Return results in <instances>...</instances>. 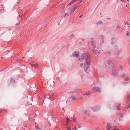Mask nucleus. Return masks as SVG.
Instances as JSON below:
<instances>
[{"instance_id":"17","label":"nucleus","mask_w":130,"mask_h":130,"mask_svg":"<svg viewBox=\"0 0 130 130\" xmlns=\"http://www.w3.org/2000/svg\"><path fill=\"white\" fill-rule=\"evenodd\" d=\"M34 67L35 68H37L38 66V65L37 64H35L34 65Z\"/></svg>"},{"instance_id":"27","label":"nucleus","mask_w":130,"mask_h":130,"mask_svg":"<svg viewBox=\"0 0 130 130\" xmlns=\"http://www.w3.org/2000/svg\"><path fill=\"white\" fill-rule=\"evenodd\" d=\"M114 130H119V129H118L117 128H116V127L114 129Z\"/></svg>"},{"instance_id":"24","label":"nucleus","mask_w":130,"mask_h":130,"mask_svg":"<svg viewBox=\"0 0 130 130\" xmlns=\"http://www.w3.org/2000/svg\"><path fill=\"white\" fill-rule=\"evenodd\" d=\"M128 104L130 103V98H128Z\"/></svg>"},{"instance_id":"12","label":"nucleus","mask_w":130,"mask_h":130,"mask_svg":"<svg viewBox=\"0 0 130 130\" xmlns=\"http://www.w3.org/2000/svg\"><path fill=\"white\" fill-rule=\"evenodd\" d=\"M90 44H91L93 46H94L96 45L95 43V42L93 41L90 42H89Z\"/></svg>"},{"instance_id":"11","label":"nucleus","mask_w":130,"mask_h":130,"mask_svg":"<svg viewBox=\"0 0 130 130\" xmlns=\"http://www.w3.org/2000/svg\"><path fill=\"white\" fill-rule=\"evenodd\" d=\"M100 110L99 108L98 107H95L93 109V110L94 112H96Z\"/></svg>"},{"instance_id":"3","label":"nucleus","mask_w":130,"mask_h":130,"mask_svg":"<svg viewBox=\"0 0 130 130\" xmlns=\"http://www.w3.org/2000/svg\"><path fill=\"white\" fill-rule=\"evenodd\" d=\"M92 90H95V92H98L100 93L101 92L100 88L99 87L96 88V87H94L93 88Z\"/></svg>"},{"instance_id":"1","label":"nucleus","mask_w":130,"mask_h":130,"mask_svg":"<svg viewBox=\"0 0 130 130\" xmlns=\"http://www.w3.org/2000/svg\"><path fill=\"white\" fill-rule=\"evenodd\" d=\"M79 59L80 61H82L84 63V70L86 71L89 68L90 64V60L88 54L84 53L79 57Z\"/></svg>"},{"instance_id":"34","label":"nucleus","mask_w":130,"mask_h":130,"mask_svg":"<svg viewBox=\"0 0 130 130\" xmlns=\"http://www.w3.org/2000/svg\"><path fill=\"white\" fill-rule=\"evenodd\" d=\"M128 61L129 63H130V59L128 60Z\"/></svg>"},{"instance_id":"20","label":"nucleus","mask_w":130,"mask_h":130,"mask_svg":"<svg viewBox=\"0 0 130 130\" xmlns=\"http://www.w3.org/2000/svg\"><path fill=\"white\" fill-rule=\"evenodd\" d=\"M83 63H81L79 65V66L80 67H81L83 66Z\"/></svg>"},{"instance_id":"23","label":"nucleus","mask_w":130,"mask_h":130,"mask_svg":"<svg viewBox=\"0 0 130 130\" xmlns=\"http://www.w3.org/2000/svg\"><path fill=\"white\" fill-rule=\"evenodd\" d=\"M79 6V5H78V4H77L76 5V6L75 7H74L75 8V9H76Z\"/></svg>"},{"instance_id":"38","label":"nucleus","mask_w":130,"mask_h":130,"mask_svg":"<svg viewBox=\"0 0 130 130\" xmlns=\"http://www.w3.org/2000/svg\"><path fill=\"white\" fill-rule=\"evenodd\" d=\"M62 109L64 111H65V110L64 108H62Z\"/></svg>"},{"instance_id":"25","label":"nucleus","mask_w":130,"mask_h":130,"mask_svg":"<svg viewBox=\"0 0 130 130\" xmlns=\"http://www.w3.org/2000/svg\"><path fill=\"white\" fill-rule=\"evenodd\" d=\"M126 35L128 36H129V33L128 32H127V33H126Z\"/></svg>"},{"instance_id":"40","label":"nucleus","mask_w":130,"mask_h":130,"mask_svg":"<svg viewBox=\"0 0 130 130\" xmlns=\"http://www.w3.org/2000/svg\"><path fill=\"white\" fill-rule=\"evenodd\" d=\"M128 107H129V108H130V105H129V106H128Z\"/></svg>"},{"instance_id":"8","label":"nucleus","mask_w":130,"mask_h":130,"mask_svg":"<svg viewBox=\"0 0 130 130\" xmlns=\"http://www.w3.org/2000/svg\"><path fill=\"white\" fill-rule=\"evenodd\" d=\"M70 99L72 101L75 100L76 99V97L75 95H72L71 96Z\"/></svg>"},{"instance_id":"31","label":"nucleus","mask_w":130,"mask_h":130,"mask_svg":"<svg viewBox=\"0 0 130 130\" xmlns=\"http://www.w3.org/2000/svg\"><path fill=\"white\" fill-rule=\"evenodd\" d=\"M128 98H130V93L128 95Z\"/></svg>"},{"instance_id":"9","label":"nucleus","mask_w":130,"mask_h":130,"mask_svg":"<svg viewBox=\"0 0 130 130\" xmlns=\"http://www.w3.org/2000/svg\"><path fill=\"white\" fill-rule=\"evenodd\" d=\"M90 94L89 93V92H86L85 93H84L82 94V95L86 96H88Z\"/></svg>"},{"instance_id":"42","label":"nucleus","mask_w":130,"mask_h":130,"mask_svg":"<svg viewBox=\"0 0 130 130\" xmlns=\"http://www.w3.org/2000/svg\"><path fill=\"white\" fill-rule=\"evenodd\" d=\"M33 66V64H31V66Z\"/></svg>"},{"instance_id":"29","label":"nucleus","mask_w":130,"mask_h":130,"mask_svg":"<svg viewBox=\"0 0 130 130\" xmlns=\"http://www.w3.org/2000/svg\"><path fill=\"white\" fill-rule=\"evenodd\" d=\"M65 15H69V14L68 13H65Z\"/></svg>"},{"instance_id":"5","label":"nucleus","mask_w":130,"mask_h":130,"mask_svg":"<svg viewBox=\"0 0 130 130\" xmlns=\"http://www.w3.org/2000/svg\"><path fill=\"white\" fill-rule=\"evenodd\" d=\"M72 55L73 56H75L77 57H78L79 56L78 53L76 52H74L73 53Z\"/></svg>"},{"instance_id":"30","label":"nucleus","mask_w":130,"mask_h":130,"mask_svg":"<svg viewBox=\"0 0 130 130\" xmlns=\"http://www.w3.org/2000/svg\"><path fill=\"white\" fill-rule=\"evenodd\" d=\"M119 53H121L122 52V50H120L119 51Z\"/></svg>"},{"instance_id":"26","label":"nucleus","mask_w":130,"mask_h":130,"mask_svg":"<svg viewBox=\"0 0 130 130\" xmlns=\"http://www.w3.org/2000/svg\"><path fill=\"white\" fill-rule=\"evenodd\" d=\"M77 129V127H76L75 125L74 126V127L73 129H75V130H76Z\"/></svg>"},{"instance_id":"16","label":"nucleus","mask_w":130,"mask_h":130,"mask_svg":"<svg viewBox=\"0 0 130 130\" xmlns=\"http://www.w3.org/2000/svg\"><path fill=\"white\" fill-rule=\"evenodd\" d=\"M116 106H118L117 109H119V108H120V104H116Z\"/></svg>"},{"instance_id":"32","label":"nucleus","mask_w":130,"mask_h":130,"mask_svg":"<svg viewBox=\"0 0 130 130\" xmlns=\"http://www.w3.org/2000/svg\"><path fill=\"white\" fill-rule=\"evenodd\" d=\"M68 124H69V123H66V125L67 126L68 125Z\"/></svg>"},{"instance_id":"6","label":"nucleus","mask_w":130,"mask_h":130,"mask_svg":"<svg viewBox=\"0 0 130 130\" xmlns=\"http://www.w3.org/2000/svg\"><path fill=\"white\" fill-rule=\"evenodd\" d=\"M112 74L113 75L115 76L116 75L118 74L117 72L114 70H112Z\"/></svg>"},{"instance_id":"19","label":"nucleus","mask_w":130,"mask_h":130,"mask_svg":"<svg viewBox=\"0 0 130 130\" xmlns=\"http://www.w3.org/2000/svg\"><path fill=\"white\" fill-rule=\"evenodd\" d=\"M74 36V35L73 34H72L70 35V38H72Z\"/></svg>"},{"instance_id":"7","label":"nucleus","mask_w":130,"mask_h":130,"mask_svg":"<svg viewBox=\"0 0 130 130\" xmlns=\"http://www.w3.org/2000/svg\"><path fill=\"white\" fill-rule=\"evenodd\" d=\"M75 8H74L73 9H72L70 11L69 13H70V15H72L73 14L75 10Z\"/></svg>"},{"instance_id":"33","label":"nucleus","mask_w":130,"mask_h":130,"mask_svg":"<svg viewBox=\"0 0 130 130\" xmlns=\"http://www.w3.org/2000/svg\"><path fill=\"white\" fill-rule=\"evenodd\" d=\"M128 3H129V0H126Z\"/></svg>"},{"instance_id":"36","label":"nucleus","mask_w":130,"mask_h":130,"mask_svg":"<svg viewBox=\"0 0 130 130\" xmlns=\"http://www.w3.org/2000/svg\"><path fill=\"white\" fill-rule=\"evenodd\" d=\"M121 1L122 2H125V1L123 0H122Z\"/></svg>"},{"instance_id":"2","label":"nucleus","mask_w":130,"mask_h":130,"mask_svg":"<svg viewBox=\"0 0 130 130\" xmlns=\"http://www.w3.org/2000/svg\"><path fill=\"white\" fill-rule=\"evenodd\" d=\"M93 52L94 54L98 55L99 54V52L98 51V49L96 47H94Z\"/></svg>"},{"instance_id":"37","label":"nucleus","mask_w":130,"mask_h":130,"mask_svg":"<svg viewBox=\"0 0 130 130\" xmlns=\"http://www.w3.org/2000/svg\"><path fill=\"white\" fill-rule=\"evenodd\" d=\"M82 15H81V16H79V18H81V17H82Z\"/></svg>"},{"instance_id":"14","label":"nucleus","mask_w":130,"mask_h":130,"mask_svg":"<svg viewBox=\"0 0 130 130\" xmlns=\"http://www.w3.org/2000/svg\"><path fill=\"white\" fill-rule=\"evenodd\" d=\"M103 24V23L102 21H99L97 23V24Z\"/></svg>"},{"instance_id":"39","label":"nucleus","mask_w":130,"mask_h":130,"mask_svg":"<svg viewBox=\"0 0 130 130\" xmlns=\"http://www.w3.org/2000/svg\"><path fill=\"white\" fill-rule=\"evenodd\" d=\"M111 43H112V44H114L113 42H112Z\"/></svg>"},{"instance_id":"10","label":"nucleus","mask_w":130,"mask_h":130,"mask_svg":"<svg viewBox=\"0 0 130 130\" xmlns=\"http://www.w3.org/2000/svg\"><path fill=\"white\" fill-rule=\"evenodd\" d=\"M107 130H109L111 127V126L109 123H107L106 126Z\"/></svg>"},{"instance_id":"41","label":"nucleus","mask_w":130,"mask_h":130,"mask_svg":"<svg viewBox=\"0 0 130 130\" xmlns=\"http://www.w3.org/2000/svg\"><path fill=\"white\" fill-rule=\"evenodd\" d=\"M68 130H71V129H68Z\"/></svg>"},{"instance_id":"35","label":"nucleus","mask_w":130,"mask_h":130,"mask_svg":"<svg viewBox=\"0 0 130 130\" xmlns=\"http://www.w3.org/2000/svg\"><path fill=\"white\" fill-rule=\"evenodd\" d=\"M82 2V1H80V2H79L78 3V4H80Z\"/></svg>"},{"instance_id":"4","label":"nucleus","mask_w":130,"mask_h":130,"mask_svg":"<svg viewBox=\"0 0 130 130\" xmlns=\"http://www.w3.org/2000/svg\"><path fill=\"white\" fill-rule=\"evenodd\" d=\"M15 82V81L14 80L12 79H11L10 81V82H9V85H13V84H14Z\"/></svg>"},{"instance_id":"13","label":"nucleus","mask_w":130,"mask_h":130,"mask_svg":"<svg viewBox=\"0 0 130 130\" xmlns=\"http://www.w3.org/2000/svg\"><path fill=\"white\" fill-rule=\"evenodd\" d=\"M100 38L101 39V40L102 41V42H104L103 40V36H101L100 37Z\"/></svg>"},{"instance_id":"44","label":"nucleus","mask_w":130,"mask_h":130,"mask_svg":"<svg viewBox=\"0 0 130 130\" xmlns=\"http://www.w3.org/2000/svg\"><path fill=\"white\" fill-rule=\"evenodd\" d=\"M118 54H119V53H118Z\"/></svg>"},{"instance_id":"15","label":"nucleus","mask_w":130,"mask_h":130,"mask_svg":"<svg viewBox=\"0 0 130 130\" xmlns=\"http://www.w3.org/2000/svg\"><path fill=\"white\" fill-rule=\"evenodd\" d=\"M70 122V120L68 118H67L66 119V123H69Z\"/></svg>"},{"instance_id":"28","label":"nucleus","mask_w":130,"mask_h":130,"mask_svg":"<svg viewBox=\"0 0 130 130\" xmlns=\"http://www.w3.org/2000/svg\"><path fill=\"white\" fill-rule=\"evenodd\" d=\"M75 120H76V119L75 118H74L73 119V121L74 122H75Z\"/></svg>"},{"instance_id":"21","label":"nucleus","mask_w":130,"mask_h":130,"mask_svg":"<svg viewBox=\"0 0 130 130\" xmlns=\"http://www.w3.org/2000/svg\"><path fill=\"white\" fill-rule=\"evenodd\" d=\"M35 128L36 129H39L38 126H37L36 125H35Z\"/></svg>"},{"instance_id":"43","label":"nucleus","mask_w":130,"mask_h":130,"mask_svg":"<svg viewBox=\"0 0 130 130\" xmlns=\"http://www.w3.org/2000/svg\"><path fill=\"white\" fill-rule=\"evenodd\" d=\"M127 80H128L129 79L128 78H127Z\"/></svg>"},{"instance_id":"18","label":"nucleus","mask_w":130,"mask_h":130,"mask_svg":"<svg viewBox=\"0 0 130 130\" xmlns=\"http://www.w3.org/2000/svg\"><path fill=\"white\" fill-rule=\"evenodd\" d=\"M125 76V73H123L122 76H121V77H124Z\"/></svg>"},{"instance_id":"22","label":"nucleus","mask_w":130,"mask_h":130,"mask_svg":"<svg viewBox=\"0 0 130 130\" xmlns=\"http://www.w3.org/2000/svg\"><path fill=\"white\" fill-rule=\"evenodd\" d=\"M120 69L121 70H122L123 69V67L122 66H120Z\"/></svg>"}]
</instances>
